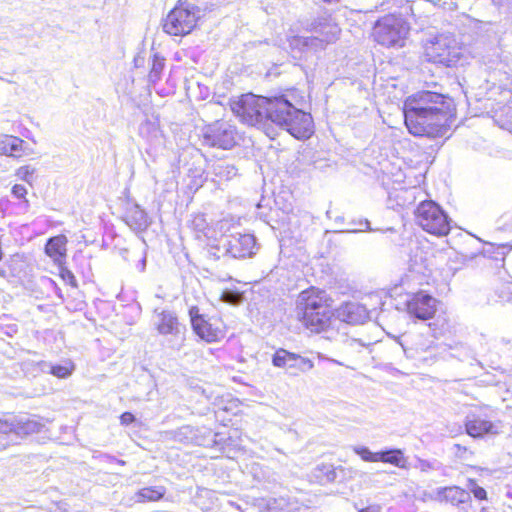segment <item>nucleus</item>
<instances>
[{
    "label": "nucleus",
    "mask_w": 512,
    "mask_h": 512,
    "mask_svg": "<svg viewBox=\"0 0 512 512\" xmlns=\"http://www.w3.org/2000/svg\"><path fill=\"white\" fill-rule=\"evenodd\" d=\"M231 110L243 123L264 130L273 123L299 140L313 133L312 116L296 108L285 95L268 98L244 94L231 103Z\"/></svg>",
    "instance_id": "nucleus-1"
},
{
    "label": "nucleus",
    "mask_w": 512,
    "mask_h": 512,
    "mask_svg": "<svg viewBox=\"0 0 512 512\" xmlns=\"http://www.w3.org/2000/svg\"><path fill=\"white\" fill-rule=\"evenodd\" d=\"M332 299L320 289L311 287L302 291L297 300V309L302 314L304 325L315 333H325L329 340H343L350 347L364 346L358 339L346 338L345 334L335 332L336 320L333 319Z\"/></svg>",
    "instance_id": "nucleus-2"
},
{
    "label": "nucleus",
    "mask_w": 512,
    "mask_h": 512,
    "mask_svg": "<svg viewBox=\"0 0 512 512\" xmlns=\"http://www.w3.org/2000/svg\"><path fill=\"white\" fill-rule=\"evenodd\" d=\"M304 29L311 36H292L288 39L289 47L293 52L309 53L318 52L326 48L327 45L334 43L340 34L339 26L331 20L319 17L308 22Z\"/></svg>",
    "instance_id": "nucleus-3"
},
{
    "label": "nucleus",
    "mask_w": 512,
    "mask_h": 512,
    "mask_svg": "<svg viewBox=\"0 0 512 512\" xmlns=\"http://www.w3.org/2000/svg\"><path fill=\"white\" fill-rule=\"evenodd\" d=\"M405 125L408 131L419 137L437 138L443 137L449 130L448 119L450 112H417L419 116L416 122H411L409 112H403Z\"/></svg>",
    "instance_id": "nucleus-4"
},
{
    "label": "nucleus",
    "mask_w": 512,
    "mask_h": 512,
    "mask_svg": "<svg viewBox=\"0 0 512 512\" xmlns=\"http://www.w3.org/2000/svg\"><path fill=\"white\" fill-rule=\"evenodd\" d=\"M409 32L407 22L393 14L381 17L373 27L374 40L385 47L403 46Z\"/></svg>",
    "instance_id": "nucleus-5"
},
{
    "label": "nucleus",
    "mask_w": 512,
    "mask_h": 512,
    "mask_svg": "<svg viewBox=\"0 0 512 512\" xmlns=\"http://www.w3.org/2000/svg\"><path fill=\"white\" fill-rule=\"evenodd\" d=\"M200 13L201 10L194 4L180 2L163 20V30L174 36L189 34L196 26Z\"/></svg>",
    "instance_id": "nucleus-6"
},
{
    "label": "nucleus",
    "mask_w": 512,
    "mask_h": 512,
    "mask_svg": "<svg viewBox=\"0 0 512 512\" xmlns=\"http://www.w3.org/2000/svg\"><path fill=\"white\" fill-rule=\"evenodd\" d=\"M43 425L28 416L0 419V452L30 434L41 431Z\"/></svg>",
    "instance_id": "nucleus-7"
},
{
    "label": "nucleus",
    "mask_w": 512,
    "mask_h": 512,
    "mask_svg": "<svg viewBox=\"0 0 512 512\" xmlns=\"http://www.w3.org/2000/svg\"><path fill=\"white\" fill-rule=\"evenodd\" d=\"M418 225L426 232L444 236L450 231V219L445 211L434 201H422L415 210Z\"/></svg>",
    "instance_id": "nucleus-8"
},
{
    "label": "nucleus",
    "mask_w": 512,
    "mask_h": 512,
    "mask_svg": "<svg viewBox=\"0 0 512 512\" xmlns=\"http://www.w3.org/2000/svg\"><path fill=\"white\" fill-rule=\"evenodd\" d=\"M450 112V103L447 98L440 93L432 91H419L409 96L403 107V112H409L411 122L419 119L417 112Z\"/></svg>",
    "instance_id": "nucleus-9"
},
{
    "label": "nucleus",
    "mask_w": 512,
    "mask_h": 512,
    "mask_svg": "<svg viewBox=\"0 0 512 512\" xmlns=\"http://www.w3.org/2000/svg\"><path fill=\"white\" fill-rule=\"evenodd\" d=\"M425 54L430 62L453 67L458 64L462 57L461 48L456 40L450 36L441 35L436 37L425 49Z\"/></svg>",
    "instance_id": "nucleus-10"
},
{
    "label": "nucleus",
    "mask_w": 512,
    "mask_h": 512,
    "mask_svg": "<svg viewBox=\"0 0 512 512\" xmlns=\"http://www.w3.org/2000/svg\"><path fill=\"white\" fill-rule=\"evenodd\" d=\"M202 137L203 144L227 150L237 143V130L227 121H215L203 128Z\"/></svg>",
    "instance_id": "nucleus-11"
},
{
    "label": "nucleus",
    "mask_w": 512,
    "mask_h": 512,
    "mask_svg": "<svg viewBox=\"0 0 512 512\" xmlns=\"http://www.w3.org/2000/svg\"><path fill=\"white\" fill-rule=\"evenodd\" d=\"M225 253L233 258H245L255 252L256 239L252 234H231L221 240Z\"/></svg>",
    "instance_id": "nucleus-12"
},
{
    "label": "nucleus",
    "mask_w": 512,
    "mask_h": 512,
    "mask_svg": "<svg viewBox=\"0 0 512 512\" xmlns=\"http://www.w3.org/2000/svg\"><path fill=\"white\" fill-rule=\"evenodd\" d=\"M407 312L419 320L433 318L437 310V300L425 292L413 294L406 302Z\"/></svg>",
    "instance_id": "nucleus-13"
},
{
    "label": "nucleus",
    "mask_w": 512,
    "mask_h": 512,
    "mask_svg": "<svg viewBox=\"0 0 512 512\" xmlns=\"http://www.w3.org/2000/svg\"><path fill=\"white\" fill-rule=\"evenodd\" d=\"M336 324L335 332H339L337 324L345 326V324H363L369 318V312L366 307L358 302H345L335 310Z\"/></svg>",
    "instance_id": "nucleus-14"
},
{
    "label": "nucleus",
    "mask_w": 512,
    "mask_h": 512,
    "mask_svg": "<svg viewBox=\"0 0 512 512\" xmlns=\"http://www.w3.org/2000/svg\"><path fill=\"white\" fill-rule=\"evenodd\" d=\"M152 321L157 332L163 336L178 337L184 330L176 313L171 310L155 309Z\"/></svg>",
    "instance_id": "nucleus-15"
},
{
    "label": "nucleus",
    "mask_w": 512,
    "mask_h": 512,
    "mask_svg": "<svg viewBox=\"0 0 512 512\" xmlns=\"http://www.w3.org/2000/svg\"><path fill=\"white\" fill-rule=\"evenodd\" d=\"M465 429L469 436L481 438L487 434H498L499 428L481 413L470 412L465 418Z\"/></svg>",
    "instance_id": "nucleus-16"
},
{
    "label": "nucleus",
    "mask_w": 512,
    "mask_h": 512,
    "mask_svg": "<svg viewBox=\"0 0 512 512\" xmlns=\"http://www.w3.org/2000/svg\"><path fill=\"white\" fill-rule=\"evenodd\" d=\"M67 242V237L63 234H60L50 237L45 244L46 255L50 257L58 266H62L65 263L67 254Z\"/></svg>",
    "instance_id": "nucleus-17"
},
{
    "label": "nucleus",
    "mask_w": 512,
    "mask_h": 512,
    "mask_svg": "<svg viewBox=\"0 0 512 512\" xmlns=\"http://www.w3.org/2000/svg\"><path fill=\"white\" fill-rule=\"evenodd\" d=\"M437 498L454 506H459L470 500V493L458 486H450L438 488L436 491Z\"/></svg>",
    "instance_id": "nucleus-18"
},
{
    "label": "nucleus",
    "mask_w": 512,
    "mask_h": 512,
    "mask_svg": "<svg viewBox=\"0 0 512 512\" xmlns=\"http://www.w3.org/2000/svg\"><path fill=\"white\" fill-rule=\"evenodd\" d=\"M192 328L201 339L207 342H216L222 337V330L214 327L204 317H196Z\"/></svg>",
    "instance_id": "nucleus-19"
},
{
    "label": "nucleus",
    "mask_w": 512,
    "mask_h": 512,
    "mask_svg": "<svg viewBox=\"0 0 512 512\" xmlns=\"http://www.w3.org/2000/svg\"><path fill=\"white\" fill-rule=\"evenodd\" d=\"M125 222L134 231H144L150 224L147 213L137 204L127 210Z\"/></svg>",
    "instance_id": "nucleus-20"
},
{
    "label": "nucleus",
    "mask_w": 512,
    "mask_h": 512,
    "mask_svg": "<svg viewBox=\"0 0 512 512\" xmlns=\"http://www.w3.org/2000/svg\"><path fill=\"white\" fill-rule=\"evenodd\" d=\"M25 142L15 136L0 135V154L17 156L21 152L26 153L24 149Z\"/></svg>",
    "instance_id": "nucleus-21"
},
{
    "label": "nucleus",
    "mask_w": 512,
    "mask_h": 512,
    "mask_svg": "<svg viewBox=\"0 0 512 512\" xmlns=\"http://www.w3.org/2000/svg\"><path fill=\"white\" fill-rule=\"evenodd\" d=\"M378 462L388 463L398 468L407 467V458L401 449L390 448L379 451Z\"/></svg>",
    "instance_id": "nucleus-22"
},
{
    "label": "nucleus",
    "mask_w": 512,
    "mask_h": 512,
    "mask_svg": "<svg viewBox=\"0 0 512 512\" xmlns=\"http://www.w3.org/2000/svg\"><path fill=\"white\" fill-rule=\"evenodd\" d=\"M166 488L164 486L145 487L135 494V501L139 503L147 501H158L164 497Z\"/></svg>",
    "instance_id": "nucleus-23"
},
{
    "label": "nucleus",
    "mask_w": 512,
    "mask_h": 512,
    "mask_svg": "<svg viewBox=\"0 0 512 512\" xmlns=\"http://www.w3.org/2000/svg\"><path fill=\"white\" fill-rule=\"evenodd\" d=\"M212 171L216 177L222 180H230L237 175L238 169L226 160H219L212 165Z\"/></svg>",
    "instance_id": "nucleus-24"
},
{
    "label": "nucleus",
    "mask_w": 512,
    "mask_h": 512,
    "mask_svg": "<svg viewBox=\"0 0 512 512\" xmlns=\"http://www.w3.org/2000/svg\"><path fill=\"white\" fill-rule=\"evenodd\" d=\"M43 366H44L43 370H45V368H48L49 373H51L52 375H54L60 379L68 378L72 374V372L74 371V368H75L74 364L71 361H66L64 364H58V365H52V364L44 362Z\"/></svg>",
    "instance_id": "nucleus-25"
},
{
    "label": "nucleus",
    "mask_w": 512,
    "mask_h": 512,
    "mask_svg": "<svg viewBox=\"0 0 512 512\" xmlns=\"http://www.w3.org/2000/svg\"><path fill=\"white\" fill-rule=\"evenodd\" d=\"M448 347L452 350L451 355L461 361L474 358L472 349L465 343L455 342L454 344H448Z\"/></svg>",
    "instance_id": "nucleus-26"
},
{
    "label": "nucleus",
    "mask_w": 512,
    "mask_h": 512,
    "mask_svg": "<svg viewBox=\"0 0 512 512\" xmlns=\"http://www.w3.org/2000/svg\"><path fill=\"white\" fill-rule=\"evenodd\" d=\"M291 360H293V353L281 348L274 353L272 357V364L278 368L289 369Z\"/></svg>",
    "instance_id": "nucleus-27"
},
{
    "label": "nucleus",
    "mask_w": 512,
    "mask_h": 512,
    "mask_svg": "<svg viewBox=\"0 0 512 512\" xmlns=\"http://www.w3.org/2000/svg\"><path fill=\"white\" fill-rule=\"evenodd\" d=\"M313 367L314 363L312 360L293 353V360H291V364H289V369H297L300 372H307L312 370Z\"/></svg>",
    "instance_id": "nucleus-28"
},
{
    "label": "nucleus",
    "mask_w": 512,
    "mask_h": 512,
    "mask_svg": "<svg viewBox=\"0 0 512 512\" xmlns=\"http://www.w3.org/2000/svg\"><path fill=\"white\" fill-rule=\"evenodd\" d=\"M164 68V58L159 57L158 55H154L152 61V67L149 72V81L152 83L157 82L162 74Z\"/></svg>",
    "instance_id": "nucleus-29"
},
{
    "label": "nucleus",
    "mask_w": 512,
    "mask_h": 512,
    "mask_svg": "<svg viewBox=\"0 0 512 512\" xmlns=\"http://www.w3.org/2000/svg\"><path fill=\"white\" fill-rule=\"evenodd\" d=\"M354 452L366 462H378L379 452H372L365 446L354 447Z\"/></svg>",
    "instance_id": "nucleus-30"
},
{
    "label": "nucleus",
    "mask_w": 512,
    "mask_h": 512,
    "mask_svg": "<svg viewBox=\"0 0 512 512\" xmlns=\"http://www.w3.org/2000/svg\"><path fill=\"white\" fill-rule=\"evenodd\" d=\"M35 173V168L32 166L26 165L21 166L16 170V176L29 184L33 181V175Z\"/></svg>",
    "instance_id": "nucleus-31"
},
{
    "label": "nucleus",
    "mask_w": 512,
    "mask_h": 512,
    "mask_svg": "<svg viewBox=\"0 0 512 512\" xmlns=\"http://www.w3.org/2000/svg\"><path fill=\"white\" fill-rule=\"evenodd\" d=\"M416 467L418 469H420L421 472H429V471H434V470H440L442 465L440 462H438L436 460L429 461V460L419 459Z\"/></svg>",
    "instance_id": "nucleus-32"
},
{
    "label": "nucleus",
    "mask_w": 512,
    "mask_h": 512,
    "mask_svg": "<svg viewBox=\"0 0 512 512\" xmlns=\"http://www.w3.org/2000/svg\"><path fill=\"white\" fill-rule=\"evenodd\" d=\"M59 267L60 276L62 277V279L66 281L68 284H70L72 287H77V281L74 274L66 267H63V265Z\"/></svg>",
    "instance_id": "nucleus-33"
},
{
    "label": "nucleus",
    "mask_w": 512,
    "mask_h": 512,
    "mask_svg": "<svg viewBox=\"0 0 512 512\" xmlns=\"http://www.w3.org/2000/svg\"><path fill=\"white\" fill-rule=\"evenodd\" d=\"M499 298L503 301L512 300V284H503L499 290Z\"/></svg>",
    "instance_id": "nucleus-34"
},
{
    "label": "nucleus",
    "mask_w": 512,
    "mask_h": 512,
    "mask_svg": "<svg viewBox=\"0 0 512 512\" xmlns=\"http://www.w3.org/2000/svg\"><path fill=\"white\" fill-rule=\"evenodd\" d=\"M471 492L473 493L474 497L479 500H484L487 498V492L484 488L476 485L473 483V486L471 488Z\"/></svg>",
    "instance_id": "nucleus-35"
},
{
    "label": "nucleus",
    "mask_w": 512,
    "mask_h": 512,
    "mask_svg": "<svg viewBox=\"0 0 512 512\" xmlns=\"http://www.w3.org/2000/svg\"><path fill=\"white\" fill-rule=\"evenodd\" d=\"M12 194L13 196H15L16 198L18 199H22L25 197V195L27 194V190L26 188L21 185V184H15L13 187H12Z\"/></svg>",
    "instance_id": "nucleus-36"
},
{
    "label": "nucleus",
    "mask_w": 512,
    "mask_h": 512,
    "mask_svg": "<svg viewBox=\"0 0 512 512\" xmlns=\"http://www.w3.org/2000/svg\"><path fill=\"white\" fill-rule=\"evenodd\" d=\"M366 230L372 231V229L370 228V223L367 219L359 221V228H349L346 231L354 233V232H360V231H366Z\"/></svg>",
    "instance_id": "nucleus-37"
},
{
    "label": "nucleus",
    "mask_w": 512,
    "mask_h": 512,
    "mask_svg": "<svg viewBox=\"0 0 512 512\" xmlns=\"http://www.w3.org/2000/svg\"><path fill=\"white\" fill-rule=\"evenodd\" d=\"M135 421V416L130 412H124L120 416V422L122 425H129Z\"/></svg>",
    "instance_id": "nucleus-38"
},
{
    "label": "nucleus",
    "mask_w": 512,
    "mask_h": 512,
    "mask_svg": "<svg viewBox=\"0 0 512 512\" xmlns=\"http://www.w3.org/2000/svg\"><path fill=\"white\" fill-rule=\"evenodd\" d=\"M382 507L379 504H372L360 509L358 512H381Z\"/></svg>",
    "instance_id": "nucleus-39"
},
{
    "label": "nucleus",
    "mask_w": 512,
    "mask_h": 512,
    "mask_svg": "<svg viewBox=\"0 0 512 512\" xmlns=\"http://www.w3.org/2000/svg\"><path fill=\"white\" fill-rule=\"evenodd\" d=\"M189 316H190L192 326H193V320L196 319V317H203L202 315L199 314V309L196 306H192L189 309Z\"/></svg>",
    "instance_id": "nucleus-40"
},
{
    "label": "nucleus",
    "mask_w": 512,
    "mask_h": 512,
    "mask_svg": "<svg viewBox=\"0 0 512 512\" xmlns=\"http://www.w3.org/2000/svg\"><path fill=\"white\" fill-rule=\"evenodd\" d=\"M318 358L320 360H323V361H328V362H331V363H334V364H337V365H341V366H344V363L343 362H340L336 359H333V358H330L328 357L327 355L325 354H322V353H318Z\"/></svg>",
    "instance_id": "nucleus-41"
},
{
    "label": "nucleus",
    "mask_w": 512,
    "mask_h": 512,
    "mask_svg": "<svg viewBox=\"0 0 512 512\" xmlns=\"http://www.w3.org/2000/svg\"><path fill=\"white\" fill-rule=\"evenodd\" d=\"M138 268L141 272H143L146 268V258L143 257L140 261H139V264H138Z\"/></svg>",
    "instance_id": "nucleus-42"
},
{
    "label": "nucleus",
    "mask_w": 512,
    "mask_h": 512,
    "mask_svg": "<svg viewBox=\"0 0 512 512\" xmlns=\"http://www.w3.org/2000/svg\"><path fill=\"white\" fill-rule=\"evenodd\" d=\"M481 512H489V511H487L485 508H483V509L481 510Z\"/></svg>",
    "instance_id": "nucleus-43"
}]
</instances>
